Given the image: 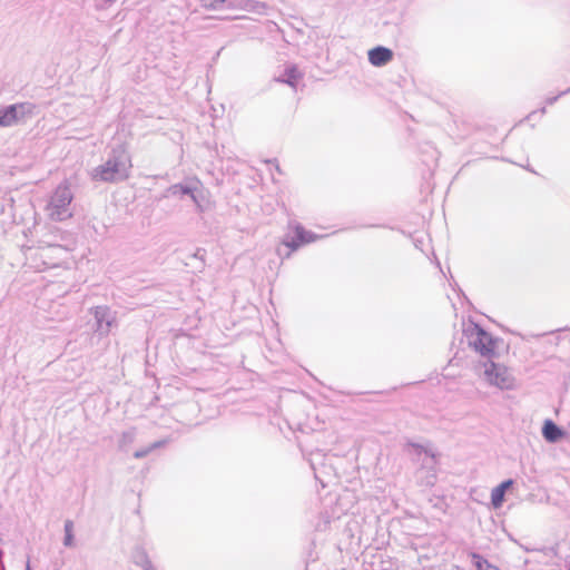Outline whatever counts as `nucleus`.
I'll return each mask as SVG.
<instances>
[{
    "label": "nucleus",
    "mask_w": 570,
    "mask_h": 570,
    "mask_svg": "<svg viewBox=\"0 0 570 570\" xmlns=\"http://www.w3.org/2000/svg\"><path fill=\"white\" fill-rule=\"evenodd\" d=\"M131 159L124 148H115L107 160L90 171L95 181L118 183L129 177Z\"/></svg>",
    "instance_id": "f257e3e1"
},
{
    "label": "nucleus",
    "mask_w": 570,
    "mask_h": 570,
    "mask_svg": "<svg viewBox=\"0 0 570 570\" xmlns=\"http://www.w3.org/2000/svg\"><path fill=\"white\" fill-rule=\"evenodd\" d=\"M38 249L32 257L31 266L37 271L58 267L66 259L67 254L72 250L71 243H52L42 238L38 242Z\"/></svg>",
    "instance_id": "f03ea898"
},
{
    "label": "nucleus",
    "mask_w": 570,
    "mask_h": 570,
    "mask_svg": "<svg viewBox=\"0 0 570 570\" xmlns=\"http://www.w3.org/2000/svg\"><path fill=\"white\" fill-rule=\"evenodd\" d=\"M73 194L67 183L57 186L51 195L46 212L48 217L55 222H62L72 216L71 202Z\"/></svg>",
    "instance_id": "7ed1b4c3"
},
{
    "label": "nucleus",
    "mask_w": 570,
    "mask_h": 570,
    "mask_svg": "<svg viewBox=\"0 0 570 570\" xmlns=\"http://www.w3.org/2000/svg\"><path fill=\"white\" fill-rule=\"evenodd\" d=\"M482 376L490 385L500 390H511L514 387L515 379L503 364L488 360L482 364Z\"/></svg>",
    "instance_id": "20e7f679"
},
{
    "label": "nucleus",
    "mask_w": 570,
    "mask_h": 570,
    "mask_svg": "<svg viewBox=\"0 0 570 570\" xmlns=\"http://www.w3.org/2000/svg\"><path fill=\"white\" fill-rule=\"evenodd\" d=\"M32 105L28 102L13 104L0 109V127H11L26 115L31 114Z\"/></svg>",
    "instance_id": "39448f33"
},
{
    "label": "nucleus",
    "mask_w": 570,
    "mask_h": 570,
    "mask_svg": "<svg viewBox=\"0 0 570 570\" xmlns=\"http://www.w3.org/2000/svg\"><path fill=\"white\" fill-rule=\"evenodd\" d=\"M91 312L96 321L95 331L100 336L108 335L111 328L114 326H117L116 313L112 312L108 306H96L95 308L91 309Z\"/></svg>",
    "instance_id": "423d86ee"
},
{
    "label": "nucleus",
    "mask_w": 570,
    "mask_h": 570,
    "mask_svg": "<svg viewBox=\"0 0 570 570\" xmlns=\"http://www.w3.org/2000/svg\"><path fill=\"white\" fill-rule=\"evenodd\" d=\"M417 455V459L422 462V469H425L428 471L425 485H433L436 480V472H435V464L436 459L435 455L430 452L429 450L424 449L422 445L419 444H410Z\"/></svg>",
    "instance_id": "0eeeda50"
},
{
    "label": "nucleus",
    "mask_w": 570,
    "mask_h": 570,
    "mask_svg": "<svg viewBox=\"0 0 570 570\" xmlns=\"http://www.w3.org/2000/svg\"><path fill=\"white\" fill-rule=\"evenodd\" d=\"M470 344L479 352L482 356H491L494 352V341L492 336L487 333L483 328H475V335L472 336Z\"/></svg>",
    "instance_id": "6e6552de"
},
{
    "label": "nucleus",
    "mask_w": 570,
    "mask_h": 570,
    "mask_svg": "<svg viewBox=\"0 0 570 570\" xmlns=\"http://www.w3.org/2000/svg\"><path fill=\"white\" fill-rule=\"evenodd\" d=\"M228 9H242L256 14H266L267 4L257 0H228Z\"/></svg>",
    "instance_id": "1a4fd4ad"
},
{
    "label": "nucleus",
    "mask_w": 570,
    "mask_h": 570,
    "mask_svg": "<svg viewBox=\"0 0 570 570\" xmlns=\"http://www.w3.org/2000/svg\"><path fill=\"white\" fill-rule=\"evenodd\" d=\"M393 59L391 49L377 46L368 51V61L375 67H382Z\"/></svg>",
    "instance_id": "9d476101"
},
{
    "label": "nucleus",
    "mask_w": 570,
    "mask_h": 570,
    "mask_svg": "<svg viewBox=\"0 0 570 570\" xmlns=\"http://www.w3.org/2000/svg\"><path fill=\"white\" fill-rule=\"evenodd\" d=\"M315 237L311 232H306L303 227H297L295 238L291 242H285V245L292 250L297 249L302 244L313 242Z\"/></svg>",
    "instance_id": "9b49d317"
},
{
    "label": "nucleus",
    "mask_w": 570,
    "mask_h": 570,
    "mask_svg": "<svg viewBox=\"0 0 570 570\" xmlns=\"http://www.w3.org/2000/svg\"><path fill=\"white\" fill-rule=\"evenodd\" d=\"M542 435L548 442H557L562 435L563 431L551 420H547L542 428Z\"/></svg>",
    "instance_id": "f8f14e48"
},
{
    "label": "nucleus",
    "mask_w": 570,
    "mask_h": 570,
    "mask_svg": "<svg viewBox=\"0 0 570 570\" xmlns=\"http://www.w3.org/2000/svg\"><path fill=\"white\" fill-rule=\"evenodd\" d=\"M195 180L188 184H175L168 188V193L173 196H184L194 193Z\"/></svg>",
    "instance_id": "ddd939ff"
},
{
    "label": "nucleus",
    "mask_w": 570,
    "mask_h": 570,
    "mask_svg": "<svg viewBox=\"0 0 570 570\" xmlns=\"http://www.w3.org/2000/svg\"><path fill=\"white\" fill-rule=\"evenodd\" d=\"M301 77L297 68L295 66H291L286 68L283 77L277 78L276 80L279 82H285L291 87L295 88L297 79Z\"/></svg>",
    "instance_id": "4468645a"
},
{
    "label": "nucleus",
    "mask_w": 570,
    "mask_h": 570,
    "mask_svg": "<svg viewBox=\"0 0 570 570\" xmlns=\"http://www.w3.org/2000/svg\"><path fill=\"white\" fill-rule=\"evenodd\" d=\"M63 531H65L63 546L67 548H72L75 546V537H73V522L71 520L65 521Z\"/></svg>",
    "instance_id": "2eb2a0df"
},
{
    "label": "nucleus",
    "mask_w": 570,
    "mask_h": 570,
    "mask_svg": "<svg viewBox=\"0 0 570 570\" xmlns=\"http://www.w3.org/2000/svg\"><path fill=\"white\" fill-rule=\"evenodd\" d=\"M47 242H52V243H59V244H65V243H71L72 244V247L75 246V243L71 238H69V235L65 232H61L59 229H57L56 232H52L48 239H46Z\"/></svg>",
    "instance_id": "dca6fc26"
},
{
    "label": "nucleus",
    "mask_w": 570,
    "mask_h": 570,
    "mask_svg": "<svg viewBox=\"0 0 570 570\" xmlns=\"http://www.w3.org/2000/svg\"><path fill=\"white\" fill-rule=\"evenodd\" d=\"M472 559L476 570H500L498 567L490 564L478 553H472Z\"/></svg>",
    "instance_id": "f3484780"
},
{
    "label": "nucleus",
    "mask_w": 570,
    "mask_h": 570,
    "mask_svg": "<svg viewBox=\"0 0 570 570\" xmlns=\"http://www.w3.org/2000/svg\"><path fill=\"white\" fill-rule=\"evenodd\" d=\"M163 444H165V441H156L145 449L137 450L134 453V458L142 459V458L147 456L153 450L160 448Z\"/></svg>",
    "instance_id": "a211bd4d"
},
{
    "label": "nucleus",
    "mask_w": 570,
    "mask_h": 570,
    "mask_svg": "<svg viewBox=\"0 0 570 570\" xmlns=\"http://www.w3.org/2000/svg\"><path fill=\"white\" fill-rule=\"evenodd\" d=\"M205 8L218 10L227 8L228 0H200Z\"/></svg>",
    "instance_id": "6ab92c4d"
},
{
    "label": "nucleus",
    "mask_w": 570,
    "mask_h": 570,
    "mask_svg": "<svg viewBox=\"0 0 570 570\" xmlns=\"http://www.w3.org/2000/svg\"><path fill=\"white\" fill-rule=\"evenodd\" d=\"M135 438H136L135 429H130L128 431L122 432L121 436L119 439V446L124 448L126 445L131 444L135 441Z\"/></svg>",
    "instance_id": "aec40b11"
},
{
    "label": "nucleus",
    "mask_w": 570,
    "mask_h": 570,
    "mask_svg": "<svg viewBox=\"0 0 570 570\" xmlns=\"http://www.w3.org/2000/svg\"><path fill=\"white\" fill-rule=\"evenodd\" d=\"M504 500V492L495 487L491 492V503L494 508H500Z\"/></svg>",
    "instance_id": "412c9836"
},
{
    "label": "nucleus",
    "mask_w": 570,
    "mask_h": 570,
    "mask_svg": "<svg viewBox=\"0 0 570 570\" xmlns=\"http://www.w3.org/2000/svg\"><path fill=\"white\" fill-rule=\"evenodd\" d=\"M199 185H200L199 180H195L194 193L189 194L188 196L191 198V200L197 206V208L202 210V204H200L199 196H198V186Z\"/></svg>",
    "instance_id": "4be33fe9"
},
{
    "label": "nucleus",
    "mask_w": 570,
    "mask_h": 570,
    "mask_svg": "<svg viewBox=\"0 0 570 570\" xmlns=\"http://www.w3.org/2000/svg\"><path fill=\"white\" fill-rule=\"evenodd\" d=\"M568 92H570V87L567 90L561 91L558 96L547 98L546 102L548 105H553L559 99V97H561Z\"/></svg>",
    "instance_id": "5701e85b"
},
{
    "label": "nucleus",
    "mask_w": 570,
    "mask_h": 570,
    "mask_svg": "<svg viewBox=\"0 0 570 570\" xmlns=\"http://www.w3.org/2000/svg\"><path fill=\"white\" fill-rule=\"evenodd\" d=\"M142 557L148 558L147 554L145 552H142V551L137 553L136 557H135V563L137 566L141 567V568H142V563H144V558Z\"/></svg>",
    "instance_id": "b1692460"
},
{
    "label": "nucleus",
    "mask_w": 570,
    "mask_h": 570,
    "mask_svg": "<svg viewBox=\"0 0 570 570\" xmlns=\"http://www.w3.org/2000/svg\"><path fill=\"white\" fill-rule=\"evenodd\" d=\"M513 484V481L511 479L503 481L500 485H498L499 489H501L504 493L505 491Z\"/></svg>",
    "instance_id": "393cba45"
},
{
    "label": "nucleus",
    "mask_w": 570,
    "mask_h": 570,
    "mask_svg": "<svg viewBox=\"0 0 570 570\" xmlns=\"http://www.w3.org/2000/svg\"><path fill=\"white\" fill-rule=\"evenodd\" d=\"M144 558V563H142V569L144 570H155L153 564H151V561L148 559V558Z\"/></svg>",
    "instance_id": "a878e982"
},
{
    "label": "nucleus",
    "mask_w": 570,
    "mask_h": 570,
    "mask_svg": "<svg viewBox=\"0 0 570 570\" xmlns=\"http://www.w3.org/2000/svg\"><path fill=\"white\" fill-rule=\"evenodd\" d=\"M26 570H31L29 562H27Z\"/></svg>",
    "instance_id": "bb28decb"
},
{
    "label": "nucleus",
    "mask_w": 570,
    "mask_h": 570,
    "mask_svg": "<svg viewBox=\"0 0 570 570\" xmlns=\"http://www.w3.org/2000/svg\"><path fill=\"white\" fill-rule=\"evenodd\" d=\"M569 570H570V568H569Z\"/></svg>",
    "instance_id": "cd10ccee"
}]
</instances>
